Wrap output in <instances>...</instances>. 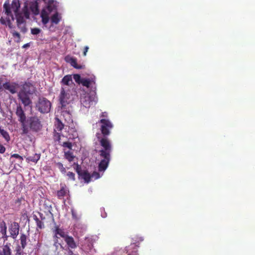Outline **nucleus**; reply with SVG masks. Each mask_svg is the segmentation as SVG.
Returning a JSON list of instances; mask_svg holds the SVG:
<instances>
[{
    "label": "nucleus",
    "mask_w": 255,
    "mask_h": 255,
    "mask_svg": "<svg viewBox=\"0 0 255 255\" xmlns=\"http://www.w3.org/2000/svg\"><path fill=\"white\" fill-rule=\"evenodd\" d=\"M20 7L19 0H12L10 4L9 0H6L3 4V12L7 16V21L10 23V20H14V17L12 13L14 12L16 20L17 26L20 30V31L23 33L27 31L26 27L25 17L19 11Z\"/></svg>",
    "instance_id": "nucleus-1"
},
{
    "label": "nucleus",
    "mask_w": 255,
    "mask_h": 255,
    "mask_svg": "<svg viewBox=\"0 0 255 255\" xmlns=\"http://www.w3.org/2000/svg\"><path fill=\"white\" fill-rule=\"evenodd\" d=\"M25 128H21V134L26 135L30 131L38 132L42 128V125L39 117L36 116L28 117L25 123Z\"/></svg>",
    "instance_id": "nucleus-2"
},
{
    "label": "nucleus",
    "mask_w": 255,
    "mask_h": 255,
    "mask_svg": "<svg viewBox=\"0 0 255 255\" xmlns=\"http://www.w3.org/2000/svg\"><path fill=\"white\" fill-rule=\"evenodd\" d=\"M70 91L68 88L62 87L60 94L59 96V100L61 105V109H63L67 105L69 104L73 100Z\"/></svg>",
    "instance_id": "nucleus-3"
},
{
    "label": "nucleus",
    "mask_w": 255,
    "mask_h": 255,
    "mask_svg": "<svg viewBox=\"0 0 255 255\" xmlns=\"http://www.w3.org/2000/svg\"><path fill=\"white\" fill-rule=\"evenodd\" d=\"M51 102L45 97H40L36 104V108L41 113H48L50 111Z\"/></svg>",
    "instance_id": "nucleus-4"
},
{
    "label": "nucleus",
    "mask_w": 255,
    "mask_h": 255,
    "mask_svg": "<svg viewBox=\"0 0 255 255\" xmlns=\"http://www.w3.org/2000/svg\"><path fill=\"white\" fill-rule=\"evenodd\" d=\"M101 124V131L104 136H107L110 134V130L113 128L112 123L108 119H102L99 121Z\"/></svg>",
    "instance_id": "nucleus-5"
},
{
    "label": "nucleus",
    "mask_w": 255,
    "mask_h": 255,
    "mask_svg": "<svg viewBox=\"0 0 255 255\" xmlns=\"http://www.w3.org/2000/svg\"><path fill=\"white\" fill-rule=\"evenodd\" d=\"M98 138L100 145L103 147V149L99 151V153H102V152H104L106 154L111 155V152L112 151V145L110 140L106 137V136H104L101 138L98 137Z\"/></svg>",
    "instance_id": "nucleus-6"
},
{
    "label": "nucleus",
    "mask_w": 255,
    "mask_h": 255,
    "mask_svg": "<svg viewBox=\"0 0 255 255\" xmlns=\"http://www.w3.org/2000/svg\"><path fill=\"white\" fill-rule=\"evenodd\" d=\"M81 104L87 108L95 105L97 102V98L95 95H87L81 99Z\"/></svg>",
    "instance_id": "nucleus-7"
},
{
    "label": "nucleus",
    "mask_w": 255,
    "mask_h": 255,
    "mask_svg": "<svg viewBox=\"0 0 255 255\" xmlns=\"http://www.w3.org/2000/svg\"><path fill=\"white\" fill-rule=\"evenodd\" d=\"M101 157L103 159L100 162L98 165V169L100 172L104 171L107 168L111 159V155L106 154L104 152L99 153Z\"/></svg>",
    "instance_id": "nucleus-8"
},
{
    "label": "nucleus",
    "mask_w": 255,
    "mask_h": 255,
    "mask_svg": "<svg viewBox=\"0 0 255 255\" xmlns=\"http://www.w3.org/2000/svg\"><path fill=\"white\" fill-rule=\"evenodd\" d=\"M55 226L52 229V231L54 234V246H56V244L58 243V239L59 238L58 235L63 238L64 239L68 236L65 233L64 229L60 228V226L54 223Z\"/></svg>",
    "instance_id": "nucleus-9"
},
{
    "label": "nucleus",
    "mask_w": 255,
    "mask_h": 255,
    "mask_svg": "<svg viewBox=\"0 0 255 255\" xmlns=\"http://www.w3.org/2000/svg\"><path fill=\"white\" fill-rule=\"evenodd\" d=\"M15 114L18 118V121L21 124V128L24 126L25 128V123L26 122V114L20 105L17 106L16 109Z\"/></svg>",
    "instance_id": "nucleus-10"
},
{
    "label": "nucleus",
    "mask_w": 255,
    "mask_h": 255,
    "mask_svg": "<svg viewBox=\"0 0 255 255\" xmlns=\"http://www.w3.org/2000/svg\"><path fill=\"white\" fill-rule=\"evenodd\" d=\"M19 225L18 223L13 222L10 223L8 226V231L10 234V237L15 239L19 234Z\"/></svg>",
    "instance_id": "nucleus-11"
},
{
    "label": "nucleus",
    "mask_w": 255,
    "mask_h": 255,
    "mask_svg": "<svg viewBox=\"0 0 255 255\" xmlns=\"http://www.w3.org/2000/svg\"><path fill=\"white\" fill-rule=\"evenodd\" d=\"M93 247V239L91 238L86 237L82 242L81 250L86 253L89 252Z\"/></svg>",
    "instance_id": "nucleus-12"
},
{
    "label": "nucleus",
    "mask_w": 255,
    "mask_h": 255,
    "mask_svg": "<svg viewBox=\"0 0 255 255\" xmlns=\"http://www.w3.org/2000/svg\"><path fill=\"white\" fill-rule=\"evenodd\" d=\"M64 240L66 243L68 251H73V250H75L77 248L78 244L73 237L68 235Z\"/></svg>",
    "instance_id": "nucleus-13"
},
{
    "label": "nucleus",
    "mask_w": 255,
    "mask_h": 255,
    "mask_svg": "<svg viewBox=\"0 0 255 255\" xmlns=\"http://www.w3.org/2000/svg\"><path fill=\"white\" fill-rule=\"evenodd\" d=\"M65 60L67 62L69 63L72 66L76 69H82L85 68L84 65L78 64L77 60L75 58L67 56L65 57Z\"/></svg>",
    "instance_id": "nucleus-14"
},
{
    "label": "nucleus",
    "mask_w": 255,
    "mask_h": 255,
    "mask_svg": "<svg viewBox=\"0 0 255 255\" xmlns=\"http://www.w3.org/2000/svg\"><path fill=\"white\" fill-rule=\"evenodd\" d=\"M18 97L25 107L28 106L32 104V102L28 95L24 94L22 92H19L18 94Z\"/></svg>",
    "instance_id": "nucleus-15"
},
{
    "label": "nucleus",
    "mask_w": 255,
    "mask_h": 255,
    "mask_svg": "<svg viewBox=\"0 0 255 255\" xmlns=\"http://www.w3.org/2000/svg\"><path fill=\"white\" fill-rule=\"evenodd\" d=\"M83 86L86 87L87 88H90L91 86L95 85V77H91L90 78H83L81 84Z\"/></svg>",
    "instance_id": "nucleus-16"
},
{
    "label": "nucleus",
    "mask_w": 255,
    "mask_h": 255,
    "mask_svg": "<svg viewBox=\"0 0 255 255\" xmlns=\"http://www.w3.org/2000/svg\"><path fill=\"white\" fill-rule=\"evenodd\" d=\"M17 85L16 83L10 84L9 82H5L3 84V87L5 90L9 91L11 94H15L16 92V87Z\"/></svg>",
    "instance_id": "nucleus-17"
},
{
    "label": "nucleus",
    "mask_w": 255,
    "mask_h": 255,
    "mask_svg": "<svg viewBox=\"0 0 255 255\" xmlns=\"http://www.w3.org/2000/svg\"><path fill=\"white\" fill-rule=\"evenodd\" d=\"M50 13L45 9H43L41 12V17L42 18V22L43 24L45 25L49 21V14Z\"/></svg>",
    "instance_id": "nucleus-18"
},
{
    "label": "nucleus",
    "mask_w": 255,
    "mask_h": 255,
    "mask_svg": "<svg viewBox=\"0 0 255 255\" xmlns=\"http://www.w3.org/2000/svg\"><path fill=\"white\" fill-rule=\"evenodd\" d=\"M61 20V16L60 14L56 11L51 17L50 20L51 24H58Z\"/></svg>",
    "instance_id": "nucleus-19"
},
{
    "label": "nucleus",
    "mask_w": 255,
    "mask_h": 255,
    "mask_svg": "<svg viewBox=\"0 0 255 255\" xmlns=\"http://www.w3.org/2000/svg\"><path fill=\"white\" fill-rule=\"evenodd\" d=\"M10 246V244L8 243H6V245H4L2 247V251L0 253V255H12Z\"/></svg>",
    "instance_id": "nucleus-20"
},
{
    "label": "nucleus",
    "mask_w": 255,
    "mask_h": 255,
    "mask_svg": "<svg viewBox=\"0 0 255 255\" xmlns=\"http://www.w3.org/2000/svg\"><path fill=\"white\" fill-rule=\"evenodd\" d=\"M31 85L29 83H25L23 85L22 89L20 90L19 92H22L24 94H26L27 95L30 94L32 93V91H31L30 88L31 87Z\"/></svg>",
    "instance_id": "nucleus-21"
},
{
    "label": "nucleus",
    "mask_w": 255,
    "mask_h": 255,
    "mask_svg": "<svg viewBox=\"0 0 255 255\" xmlns=\"http://www.w3.org/2000/svg\"><path fill=\"white\" fill-rule=\"evenodd\" d=\"M61 83L62 85L69 86L72 83V76L70 75L65 76L62 79Z\"/></svg>",
    "instance_id": "nucleus-22"
},
{
    "label": "nucleus",
    "mask_w": 255,
    "mask_h": 255,
    "mask_svg": "<svg viewBox=\"0 0 255 255\" xmlns=\"http://www.w3.org/2000/svg\"><path fill=\"white\" fill-rule=\"evenodd\" d=\"M40 156L41 154L40 153H35L32 156H29L27 157L26 158V160L28 162H32L36 163L39 160Z\"/></svg>",
    "instance_id": "nucleus-23"
},
{
    "label": "nucleus",
    "mask_w": 255,
    "mask_h": 255,
    "mask_svg": "<svg viewBox=\"0 0 255 255\" xmlns=\"http://www.w3.org/2000/svg\"><path fill=\"white\" fill-rule=\"evenodd\" d=\"M30 9L34 15H37L39 10L37 2H32L30 4Z\"/></svg>",
    "instance_id": "nucleus-24"
},
{
    "label": "nucleus",
    "mask_w": 255,
    "mask_h": 255,
    "mask_svg": "<svg viewBox=\"0 0 255 255\" xmlns=\"http://www.w3.org/2000/svg\"><path fill=\"white\" fill-rule=\"evenodd\" d=\"M80 176H81L86 183H89L91 181V174L87 171H84Z\"/></svg>",
    "instance_id": "nucleus-25"
},
{
    "label": "nucleus",
    "mask_w": 255,
    "mask_h": 255,
    "mask_svg": "<svg viewBox=\"0 0 255 255\" xmlns=\"http://www.w3.org/2000/svg\"><path fill=\"white\" fill-rule=\"evenodd\" d=\"M33 220L36 222V225L38 228L40 229L44 228V223L42 222V221L39 220V219L37 217L36 215H33Z\"/></svg>",
    "instance_id": "nucleus-26"
},
{
    "label": "nucleus",
    "mask_w": 255,
    "mask_h": 255,
    "mask_svg": "<svg viewBox=\"0 0 255 255\" xmlns=\"http://www.w3.org/2000/svg\"><path fill=\"white\" fill-rule=\"evenodd\" d=\"M0 133L7 142H8L10 140V137L8 132L4 129L1 128H0Z\"/></svg>",
    "instance_id": "nucleus-27"
},
{
    "label": "nucleus",
    "mask_w": 255,
    "mask_h": 255,
    "mask_svg": "<svg viewBox=\"0 0 255 255\" xmlns=\"http://www.w3.org/2000/svg\"><path fill=\"white\" fill-rule=\"evenodd\" d=\"M64 128L63 124L57 119L56 124L55 125L54 131H61Z\"/></svg>",
    "instance_id": "nucleus-28"
},
{
    "label": "nucleus",
    "mask_w": 255,
    "mask_h": 255,
    "mask_svg": "<svg viewBox=\"0 0 255 255\" xmlns=\"http://www.w3.org/2000/svg\"><path fill=\"white\" fill-rule=\"evenodd\" d=\"M21 13H22V15L24 16L25 18L28 19L29 18V11L27 5H25L23 8L22 9V11H20Z\"/></svg>",
    "instance_id": "nucleus-29"
},
{
    "label": "nucleus",
    "mask_w": 255,
    "mask_h": 255,
    "mask_svg": "<svg viewBox=\"0 0 255 255\" xmlns=\"http://www.w3.org/2000/svg\"><path fill=\"white\" fill-rule=\"evenodd\" d=\"M66 194V190L65 188L63 187L60 190H58L57 193V195L59 199H62Z\"/></svg>",
    "instance_id": "nucleus-30"
},
{
    "label": "nucleus",
    "mask_w": 255,
    "mask_h": 255,
    "mask_svg": "<svg viewBox=\"0 0 255 255\" xmlns=\"http://www.w3.org/2000/svg\"><path fill=\"white\" fill-rule=\"evenodd\" d=\"M27 237L26 236L23 234H21L20 238V244L21 248L24 249L27 245L26 243Z\"/></svg>",
    "instance_id": "nucleus-31"
},
{
    "label": "nucleus",
    "mask_w": 255,
    "mask_h": 255,
    "mask_svg": "<svg viewBox=\"0 0 255 255\" xmlns=\"http://www.w3.org/2000/svg\"><path fill=\"white\" fill-rule=\"evenodd\" d=\"M64 155L65 158L67 159L69 162L72 161L75 157L73 154V153L70 151L65 152Z\"/></svg>",
    "instance_id": "nucleus-32"
},
{
    "label": "nucleus",
    "mask_w": 255,
    "mask_h": 255,
    "mask_svg": "<svg viewBox=\"0 0 255 255\" xmlns=\"http://www.w3.org/2000/svg\"><path fill=\"white\" fill-rule=\"evenodd\" d=\"M7 232V227L5 222L2 220L0 222V233L1 234Z\"/></svg>",
    "instance_id": "nucleus-33"
},
{
    "label": "nucleus",
    "mask_w": 255,
    "mask_h": 255,
    "mask_svg": "<svg viewBox=\"0 0 255 255\" xmlns=\"http://www.w3.org/2000/svg\"><path fill=\"white\" fill-rule=\"evenodd\" d=\"M55 165L58 168L62 173L64 174L66 173V169L63 166V165L61 162H55Z\"/></svg>",
    "instance_id": "nucleus-34"
},
{
    "label": "nucleus",
    "mask_w": 255,
    "mask_h": 255,
    "mask_svg": "<svg viewBox=\"0 0 255 255\" xmlns=\"http://www.w3.org/2000/svg\"><path fill=\"white\" fill-rule=\"evenodd\" d=\"M11 34H12V35L13 37H16L17 38V40H15V41L17 43H19L20 42V34L16 31H12L11 32Z\"/></svg>",
    "instance_id": "nucleus-35"
},
{
    "label": "nucleus",
    "mask_w": 255,
    "mask_h": 255,
    "mask_svg": "<svg viewBox=\"0 0 255 255\" xmlns=\"http://www.w3.org/2000/svg\"><path fill=\"white\" fill-rule=\"evenodd\" d=\"M73 78L76 83L80 84L83 78H81L79 74H76L73 75Z\"/></svg>",
    "instance_id": "nucleus-36"
},
{
    "label": "nucleus",
    "mask_w": 255,
    "mask_h": 255,
    "mask_svg": "<svg viewBox=\"0 0 255 255\" xmlns=\"http://www.w3.org/2000/svg\"><path fill=\"white\" fill-rule=\"evenodd\" d=\"M60 139H61L60 133L57 132V131H54V140L58 141L59 142Z\"/></svg>",
    "instance_id": "nucleus-37"
},
{
    "label": "nucleus",
    "mask_w": 255,
    "mask_h": 255,
    "mask_svg": "<svg viewBox=\"0 0 255 255\" xmlns=\"http://www.w3.org/2000/svg\"><path fill=\"white\" fill-rule=\"evenodd\" d=\"M67 176L68 177V179L71 180L72 181H75V174L73 172H68L67 173Z\"/></svg>",
    "instance_id": "nucleus-38"
},
{
    "label": "nucleus",
    "mask_w": 255,
    "mask_h": 255,
    "mask_svg": "<svg viewBox=\"0 0 255 255\" xmlns=\"http://www.w3.org/2000/svg\"><path fill=\"white\" fill-rule=\"evenodd\" d=\"M91 178H94L95 180L98 179L100 177V174L97 171H94L92 174H91Z\"/></svg>",
    "instance_id": "nucleus-39"
},
{
    "label": "nucleus",
    "mask_w": 255,
    "mask_h": 255,
    "mask_svg": "<svg viewBox=\"0 0 255 255\" xmlns=\"http://www.w3.org/2000/svg\"><path fill=\"white\" fill-rule=\"evenodd\" d=\"M62 146L64 147H67L69 149H71L72 147V143L69 141L64 142Z\"/></svg>",
    "instance_id": "nucleus-40"
},
{
    "label": "nucleus",
    "mask_w": 255,
    "mask_h": 255,
    "mask_svg": "<svg viewBox=\"0 0 255 255\" xmlns=\"http://www.w3.org/2000/svg\"><path fill=\"white\" fill-rule=\"evenodd\" d=\"M54 9H56V8L54 5H52L51 4H48L45 9L50 13Z\"/></svg>",
    "instance_id": "nucleus-41"
},
{
    "label": "nucleus",
    "mask_w": 255,
    "mask_h": 255,
    "mask_svg": "<svg viewBox=\"0 0 255 255\" xmlns=\"http://www.w3.org/2000/svg\"><path fill=\"white\" fill-rule=\"evenodd\" d=\"M41 31V30L38 28H33L31 29V33L33 35H37Z\"/></svg>",
    "instance_id": "nucleus-42"
},
{
    "label": "nucleus",
    "mask_w": 255,
    "mask_h": 255,
    "mask_svg": "<svg viewBox=\"0 0 255 255\" xmlns=\"http://www.w3.org/2000/svg\"><path fill=\"white\" fill-rule=\"evenodd\" d=\"M76 172L80 176L83 172H82L81 167L80 165L77 164L76 168H75Z\"/></svg>",
    "instance_id": "nucleus-43"
},
{
    "label": "nucleus",
    "mask_w": 255,
    "mask_h": 255,
    "mask_svg": "<svg viewBox=\"0 0 255 255\" xmlns=\"http://www.w3.org/2000/svg\"><path fill=\"white\" fill-rule=\"evenodd\" d=\"M11 156L13 157H14L15 158L18 159L20 161L23 160L22 157L17 153H14V154H12Z\"/></svg>",
    "instance_id": "nucleus-44"
},
{
    "label": "nucleus",
    "mask_w": 255,
    "mask_h": 255,
    "mask_svg": "<svg viewBox=\"0 0 255 255\" xmlns=\"http://www.w3.org/2000/svg\"><path fill=\"white\" fill-rule=\"evenodd\" d=\"M5 151V147L1 144H0V153L3 154Z\"/></svg>",
    "instance_id": "nucleus-45"
},
{
    "label": "nucleus",
    "mask_w": 255,
    "mask_h": 255,
    "mask_svg": "<svg viewBox=\"0 0 255 255\" xmlns=\"http://www.w3.org/2000/svg\"><path fill=\"white\" fill-rule=\"evenodd\" d=\"M6 19H5L4 18H3L2 17H1L0 19V22L2 24H5L6 23V21L9 23L8 22V21H7V18L6 17Z\"/></svg>",
    "instance_id": "nucleus-46"
},
{
    "label": "nucleus",
    "mask_w": 255,
    "mask_h": 255,
    "mask_svg": "<svg viewBox=\"0 0 255 255\" xmlns=\"http://www.w3.org/2000/svg\"><path fill=\"white\" fill-rule=\"evenodd\" d=\"M1 235H2V238L3 239L4 241H6L7 240L8 236L7 235V232L1 234Z\"/></svg>",
    "instance_id": "nucleus-47"
},
{
    "label": "nucleus",
    "mask_w": 255,
    "mask_h": 255,
    "mask_svg": "<svg viewBox=\"0 0 255 255\" xmlns=\"http://www.w3.org/2000/svg\"><path fill=\"white\" fill-rule=\"evenodd\" d=\"M89 50V47L88 46H86L84 47V51H83V55L86 56L87 54V52Z\"/></svg>",
    "instance_id": "nucleus-48"
},
{
    "label": "nucleus",
    "mask_w": 255,
    "mask_h": 255,
    "mask_svg": "<svg viewBox=\"0 0 255 255\" xmlns=\"http://www.w3.org/2000/svg\"><path fill=\"white\" fill-rule=\"evenodd\" d=\"M107 116H108V114H107V112H103V113L101 114V116H100V117H101V118H102V117H103V118H106V117H107Z\"/></svg>",
    "instance_id": "nucleus-49"
},
{
    "label": "nucleus",
    "mask_w": 255,
    "mask_h": 255,
    "mask_svg": "<svg viewBox=\"0 0 255 255\" xmlns=\"http://www.w3.org/2000/svg\"><path fill=\"white\" fill-rule=\"evenodd\" d=\"M68 255H79L78 254H74L73 252V251L69 250L68 252Z\"/></svg>",
    "instance_id": "nucleus-50"
},
{
    "label": "nucleus",
    "mask_w": 255,
    "mask_h": 255,
    "mask_svg": "<svg viewBox=\"0 0 255 255\" xmlns=\"http://www.w3.org/2000/svg\"><path fill=\"white\" fill-rule=\"evenodd\" d=\"M39 215H40V218H41V220H43L45 219V217L43 216V214L41 213H38Z\"/></svg>",
    "instance_id": "nucleus-51"
},
{
    "label": "nucleus",
    "mask_w": 255,
    "mask_h": 255,
    "mask_svg": "<svg viewBox=\"0 0 255 255\" xmlns=\"http://www.w3.org/2000/svg\"><path fill=\"white\" fill-rule=\"evenodd\" d=\"M30 46L29 43H26L22 46V48H25Z\"/></svg>",
    "instance_id": "nucleus-52"
},
{
    "label": "nucleus",
    "mask_w": 255,
    "mask_h": 255,
    "mask_svg": "<svg viewBox=\"0 0 255 255\" xmlns=\"http://www.w3.org/2000/svg\"><path fill=\"white\" fill-rule=\"evenodd\" d=\"M62 113H63V116L64 115V114H67L68 116H69V115H70V114H69V112L67 113L66 112H64V111H63V112H62Z\"/></svg>",
    "instance_id": "nucleus-53"
},
{
    "label": "nucleus",
    "mask_w": 255,
    "mask_h": 255,
    "mask_svg": "<svg viewBox=\"0 0 255 255\" xmlns=\"http://www.w3.org/2000/svg\"><path fill=\"white\" fill-rule=\"evenodd\" d=\"M2 87H3V85H2L1 81V80H0V90H1Z\"/></svg>",
    "instance_id": "nucleus-54"
},
{
    "label": "nucleus",
    "mask_w": 255,
    "mask_h": 255,
    "mask_svg": "<svg viewBox=\"0 0 255 255\" xmlns=\"http://www.w3.org/2000/svg\"><path fill=\"white\" fill-rule=\"evenodd\" d=\"M47 210H48V211H50V208H49V207H48V209H47Z\"/></svg>",
    "instance_id": "nucleus-55"
},
{
    "label": "nucleus",
    "mask_w": 255,
    "mask_h": 255,
    "mask_svg": "<svg viewBox=\"0 0 255 255\" xmlns=\"http://www.w3.org/2000/svg\"><path fill=\"white\" fill-rule=\"evenodd\" d=\"M128 255H132L131 254H128Z\"/></svg>",
    "instance_id": "nucleus-56"
}]
</instances>
